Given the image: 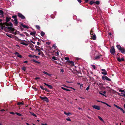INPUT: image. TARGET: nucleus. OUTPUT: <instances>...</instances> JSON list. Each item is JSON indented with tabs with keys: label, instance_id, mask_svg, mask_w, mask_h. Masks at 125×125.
I'll use <instances>...</instances> for the list:
<instances>
[{
	"label": "nucleus",
	"instance_id": "nucleus-42",
	"mask_svg": "<svg viewBox=\"0 0 125 125\" xmlns=\"http://www.w3.org/2000/svg\"><path fill=\"white\" fill-rule=\"evenodd\" d=\"M44 90H45V91H46V92H50V90H48L47 89H46V88H45Z\"/></svg>",
	"mask_w": 125,
	"mask_h": 125
},
{
	"label": "nucleus",
	"instance_id": "nucleus-58",
	"mask_svg": "<svg viewBox=\"0 0 125 125\" xmlns=\"http://www.w3.org/2000/svg\"><path fill=\"white\" fill-rule=\"evenodd\" d=\"M94 84H96V85H99V84H98V83H96V82H95L94 83Z\"/></svg>",
	"mask_w": 125,
	"mask_h": 125
},
{
	"label": "nucleus",
	"instance_id": "nucleus-9",
	"mask_svg": "<svg viewBox=\"0 0 125 125\" xmlns=\"http://www.w3.org/2000/svg\"><path fill=\"white\" fill-rule=\"evenodd\" d=\"M11 18H9L8 17H7L6 18V22L4 23V24L5 25L6 23H7L10 21V19H11Z\"/></svg>",
	"mask_w": 125,
	"mask_h": 125
},
{
	"label": "nucleus",
	"instance_id": "nucleus-24",
	"mask_svg": "<svg viewBox=\"0 0 125 125\" xmlns=\"http://www.w3.org/2000/svg\"><path fill=\"white\" fill-rule=\"evenodd\" d=\"M36 34V32L35 31L31 32L30 33V35H35Z\"/></svg>",
	"mask_w": 125,
	"mask_h": 125
},
{
	"label": "nucleus",
	"instance_id": "nucleus-21",
	"mask_svg": "<svg viewBox=\"0 0 125 125\" xmlns=\"http://www.w3.org/2000/svg\"><path fill=\"white\" fill-rule=\"evenodd\" d=\"M98 83V84H99V85H98V86L101 88L103 87V84L102 83Z\"/></svg>",
	"mask_w": 125,
	"mask_h": 125
},
{
	"label": "nucleus",
	"instance_id": "nucleus-14",
	"mask_svg": "<svg viewBox=\"0 0 125 125\" xmlns=\"http://www.w3.org/2000/svg\"><path fill=\"white\" fill-rule=\"evenodd\" d=\"M44 84L47 86L50 89H52L53 88L52 86L51 85H48V84L45 83H44Z\"/></svg>",
	"mask_w": 125,
	"mask_h": 125
},
{
	"label": "nucleus",
	"instance_id": "nucleus-55",
	"mask_svg": "<svg viewBox=\"0 0 125 125\" xmlns=\"http://www.w3.org/2000/svg\"><path fill=\"white\" fill-rule=\"evenodd\" d=\"M91 66H92L93 67L94 69H95V68H96L95 66L94 65H91Z\"/></svg>",
	"mask_w": 125,
	"mask_h": 125
},
{
	"label": "nucleus",
	"instance_id": "nucleus-31",
	"mask_svg": "<svg viewBox=\"0 0 125 125\" xmlns=\"http://www.w3.org/2000/svg\"><path fill=\"white\" fill-rule=\"evenodd\" d=\"M89 77L90 78V79L92 80V81H93L94 80V79L93 77H92L90 76H89Z\"/></svg>",
	"mask_w": 125,
	"mask_h": 125
},
{
	"label": "nucleus",
	"instance_id": "nucleus-62",
	"mask_svg": "<svg viewBox=\"0 0 125 125\" xmlns=\"http://www.w3.org/2000/svg\"><path fill=\"white\" fill-rule=\"evenodd\" d=\"M51 43V42H46V44L48 45H50Z\"/></svg>",
	"mask_w": 125,
	"mask_h": 125
},
{
	"label": "nucleus",
	"instance_id": "nucleus-56",
	"mask_svg": "<svg viewBox=\"0 0 125 125\" xmlns=\"http://www.w3.org/2000/svg\"><path fill=\"white\" fill-rule=\"evenodd\" d=\"M99 94H100L102 95H103V96H106V95L105 94H102V93H101L100 92H99Z\"/></svg>",
	"mask_w": 125,
	"mask_h": 125
},
{
	"label": "nucleus",
	"instance_id": "nucleus-44",
	"mask_svg": "<svg viewBox=\"0 0 125 125\" xmlns=\"http://www.w3.org/2000/svg\"><path fill=\"white\" fill-rule=\"evenodd\" d=\"M40 88L42 90H44L45 88H44L43 86H42V85H40Z\"/></svg>",
	"mask_w": 125,
	"mask_h": 125
},
{
	"label": "nucleus",
	"instance_id": "nucleus-63",
	"mask_svg": "<svg viewBox=\"0 0 125 125\" xmlns=\"http://www.w3.org/2000/svg\"><path fill=\"white\" fill-rule=\"evenodd\" d=\"M14 54L15 55H18V54H19V53L18 52H15L14 53Z\"/></svg>",
	"mask_w": 125,
	"mask_h": 125
},
{
	"label": "nucleus",
	"instance_id": "nucleus-6",
	"mask_svg": "<svg viewBox=\"0 0 125 125\" xmlns=\"http://www.w3.org/2000/svg\"><path fill=\"white\" fill-rule=\"evenodd\" d=\"M103 72H101V73L104 75H107V72L104 69H102L101 70Z\"/></svg>",
	"mask_w": 125,
	"mask_h": 125
},
{
	"label": "nucleus",
	"instance_id": "nucleus-18",
	"mask_svg": "<svg viewBox=\"0 0 125 125\" xmlns=\"http://www.w3.org/2000/svg\"><path fill=\"white\" fill-rule=\"evenodd\" d=\"M116 47L118 49V50H120L122 48L121 46L119 45H116Z\"/></svg>",
	"mask_w": 125,
	"mask_h": 125
},
{
	"label": "nucleus",
	"instance_id": "nucleus-52",
	"mask_svg": "<svg viewBox=\"0 0 125 125\" xmlns=\"http://www.w3.org/2000/svg\"><path fill=\"white\" fill-rule=\"evenodd\" d=\"M119 92H125V90H119Z\"/></svg>",
	"mask_w": 125,
	"mask_h": 125
},
{
	"label": "nucleus",
	"instance_id": "nucleus-2",
	"mask_svg": "<svg viewBox=\"0 0 125 125\" xmlns=\"http://www.w3.org/2000/svg\"><path fill=\"white\" fill-rule=\"evenodd\" d=\"M12 18L14 19V24L15 26H17L18 23L17 19V15H15L12 16Z\"/></svg>",
	"mask_w": 125,
	"mask_h": 125
},
{
	"label": "nucleus",
	"instance_id": "nucleus-25",
	"mask_svg": "<svg viewBox=\"0 0 125 125\" xmlns=\"http://www.w3.org/2000/svg\"><path fill=\"white\" fill-rule=\"evenodd\" d=\"M43 73H44L45 74L47 75H48L49 76H50L51 75V74L48 73H47L45 71H43Z\"/></svg>",
	"mask_w": 125,
	"mask_h": 125
},
{
	"label": "nucleus",
	"instance_id": "nucleus-33",
	"mask_svg": "<svg viewBox=\"0 0 125 125\" xmlns=\"http://www.w3.org/2000/svg\"><path fill=\"white\" fill-rule=\"evenodd\" d=\"M10 30L12 31H15V29L11 27Z\"/></svg>",
	"mask_w": 125,
	"mask_h": 125
},
{
	"label": "nucleus",
	"instance_id": "nucleus-11",
	"mask_svg": "<svg viewBox=\"0 0 125 125\" xmlns=\"http://www.w3.org/2000/svg\"><path fill=\"white\" fill-rule=\"evenodd\" d=\"M23 41H22L21 40H20V43L21 44H22L24 45H25L26 46H27L28 45V44H27L24 42H22Z\"/></svg>",
	"mask_w": 125,
	"mask_h": 125
},
{
	"label": "nucleus",
	"instance_id": "nucleus-48",
	"mask_svg": "<svg viewBox=\"0 0 125 125\" xmlns=\"http://www.w3.org/2000/svg\"><path fill=\"white\" fill-rule=\"evenodd\" d=\"M4 13V12L2 10H0V13L1 14H3Z\"/></svg>",
	"mask_w": 125,
	"mask_h": 125
},
{
	"label": "nucleus",
	"instance_id": "nucleus-3",
	"mask_svg": "<svg viewBox=\"0 0 125 125\" xmlns=\"http://www.w3.org/2000/svg\"><path fill=\"white\" fill-rule=\"evenodd\" d=\"M110 51L111 54L112 55H114L115 52L114 47L113 46L111 47Z\"/></svg>",
	"mask_w": 125,
	"mask_h": 125
},
{
	"label": "nucleus",
	"instance_id": "nucleus-10",
	"mask_svg": "<svg viewBox=\"0 0 125 125\" xmlns=\"http://www.w3.org/2000/svg\"><path fill=\"white\" fill-rule=\"evenodd\" d=\"M29 56L30 57H35L37 59L39 58V57L38 56H36L34 55L30 54L29 55Z\"/></svg>",
	"mask_w": 125,
	"mask_h": 125
},
{
	"label": "nucleus",
	"instance_id": "nucleus-30",
	"mask_svg": "<svg viewBox=\"0 0 125 125\" xmlns=\"http://www.w3.org/2000/svg\"><path fill=\"white\" fill-rule=\"evenodd\" d=\"M94 3H95V2L93 0L91 1L90 2V4L91 5H92Z\"/></svg>",
	"mask_w": 125,
	"mask_h": 125
},
{
	"label": "nucleus",
	"instance_id": "nucleus-53",
	"mask_svg": "<svg viewBox=\"0 0 125 125\" xmlns=\"http://www.w3.org/2000/svg\"><path fill=\"white\" fill-rule=\"evenodd\" d=\"M90 87V85H89L88 87L86 88V90H88L89 89Z\"/></svg>",
	"mask_w": 125,
	"mask_h": 125
},
{
	"label": "nucleus",
	"instance_id": "nucleus-27",
	"mask_svg": "<svg viewBox=\"0 0 125 125\" xmlns=\"http://www.w3.org/2000/svg\"><path fill=\"white\" fill-rule=\"evenodd\" d=\"M64 114L68 116L69 115H71V114L69 112L68 113H67L65 112H64Z\"/></svg>",
	"mask_w": 125,
	"mask_h": 125
},
{
	"label": "nucleus",
	"instance_id": "nucleus-7",
	"mask_svg": "<svg viewBox=\"0 0 125 125\" xmlns=\"http://www.w3.org/2000/svg\"><path fill=\"white\" fill-rule=\"evenodd\" d=\"M102 56V55H100L96 56L94 57V60H97V59H99Z\"/></svg>",
	"mask_w": 125,
	"mask_h": 125
},
{
	"label": "nucleus",
	"instance_id": "nucleus-50",
	"mask_svg": "<svg viewBox=\"0 0 125 125\" xmlns=\"http://www.w3.org/2000/svg\"><path fill=\"white\" fill-rule=\"evenodd\" d=\"M121 96H123L124 97H125V94H123L122 93H121Z\"/></svg>",
	"mask_w": 125,
	"mask_h": 125
},
{
	"label": "nucleus",
	"instance_id": "nucleus-28",
	"mask_svg": "<svg viewBox=\"0 0 125 125\" xmlns=\"http://www.w3.org/2000/svg\"><path fill=\"white\" fill-rule=\"evenodd\" d=\"M32 61L33 62H34L38 64L40 63V62L37 61L34 59H32Z\"/></svg>",
	"mask_w": 125,
	"mask_h": 125
},
{
	"label": "nucleus",
	"instance_id": "nucleus-37",
	"mask_svg": "<svg viewBox=\"0 0 125 125\" xmlns=\"http://www.w3.org/2000/svg\"><path fill=\"white\" fill-rule=\"evenodd\" d=\"M90 34L91 35H93V34L94 33V32L93 31V30L92 29L90 31Z\"/></svg>",
	"mask_w": 125,
	"mask_h": 125
},
{
	"label": "nucleus",
	"instance_id": "nucleus-60",
	"mask_svg": "<svg viewBox=\"0 0 125 125\" xmlns=\"http://www.w3.org/2000/svg\"><path fill=\"white\" fill-rule=\"evenodd\" d=\"M61 88L63 90H66V88H65L64 87H61Z\"/></svg>",
	"mask_w": 125,
	"mask_h": 125
},
{
	"label": "nucleus",
	"instance_id": "nucleus-8",
	"mask_svg": "<svg viewBox=\"0 0 125 125\" xmlns=\"http://www.w3.org/2000/svg\"><path fill=\"white\" fill-rule=\"evenodd\" d=\"M92 107L93 108L95 109L98 110H100V107L99 106L96 105H93L92 106Z\"/></svg>",
	"mask_w": 125,
	"mask_h": 125
},
{
	"label": "nucleus",
	"instance_id": "nucleus-43",
	"mask_svg": "<svg viewBox=\"0 0 125 125\" xmlns=\"http://www.w3.org/2000/svg\"><path fill=\"white\" fill-rule=\"evenodd\" d=\"M44 90H45V91H46V92H50V90H48L47 89H46V88H45Z\"/></svg>",
	"mask_w": 125,
	"mask_h": 125
},
{
	"label": "nucleus",
	"instance_id": "nucleus-47",
	"mask_svg": "<svg viewBox=\"0 0 125 125\" xmlns=\"http://www.w3.org/2000/svg\"><path fill=\"white\" fill-rule=\"evenodd\" d=\"M52 59H53L54 60H57L55 56H53L52 57Z\"/></svg>",
	"mask_w": 125,
	"mask_h": 125
},
{
	"label": "nucleus",
	"instance_id": "nucleus-32",
	"mask_svg": "<svg viewBox=\"0 0 125 125\" xmlns=\"http://www.w3.org/2000/svg\"><path fill=\"white\" fill-rule=\"evenodd\" d=\"M35 27L38 30H39L40 28V26L39 25H36L35 26Z\"/></svg>",
	"mask_w": 125,
	"mask_h": 125
},
{
	"label": "nucleus",
	"instance_id": "nucleus-12",
	"mask_svg": "<svg viewBox=\"0 0 125 125\" xmlns=\"http://www.w3.org/2000/svg\"><path fill=\"white\" fill-rule=\"evenodd\" d=\"M117 59L118 61L120 62L124 61V59L123 58H122L120 59V58L117 57Z\"/></svg>",
	"mask_w": 125,
	"mask_h": 125
},
{
	"label": "nucleus",
	"instance_id": "nucleus-36",
	"mask_svg": "<svg viewBox=\"0 0 125 125\" xmlns=\"http://www.w3.org/2000/svg\"><path fill=\"white\" fill-rule=\"evenodd\" d=\"M16 113V115H19V116H21L22 115V114H21L20 113Z\"/></svg>",
	"mask_w": 125,
	"mask_h": 125
},
{
	"label": "nucleus",
	"instance_id": "nucleus-46",
	"mask_svg": "<svg viewBox=\"0 0 125 125\" xmlns=\"http://www.w3.org/2000/svg\"><path fill=\"white\" fill-rule=\"evenodd\" d=\"M64 59L65 60H69V58L68 57H66L64 58Z\"/></svg>",
	"mask_w": 125,
	"mask_h": 125
},
{
	"label": "nucleus",
	"instance_id": "nucleus-45",
	"mask_svg": "<svg viewBox=\"0 0 125 125\" xmlns=\"http://www.w3.org/2000/svg\"><path fill=\"white\" fill-rule=\"evenodd\" d=\"M120 109L121 111H122L124 113H125V112L124 110L122 108H121Z\"/></svg>",
	"mask_w": 125,
	"mask_h": 125
},
{
	"label": "nucleus",
	"instance_id": "nucleus-64",
	"mask_svg": "<svg viewBox=\"0 0 125 125\" xmlns=\"http://www.w3.org/2000/svg\"><path fill=\"white\" fill-rule=\"evenodd\" d=\"M20 28L22 31H23V30L24 29L23 28H22L21 26H20Z\"/></svg>",
	"mask_w": 125,
	"mask_h": 125
},
{
	"label": "nucleus",
	"instance_id": "nucleus-49",
	"mask_svg": "<svg viewBox=\"0 0 125 125\" xmlns=\"http://www.w3.org/2000/svg\"><path fill=\"white\" fill-rule=\"evenodd\" d=\"M38 51L39 52H40L41 51L39 49L35 50L34 51Z\"/></svg>",
	"mask_w": 125,
	"mask_h": 125
},
{
	"label": "nucleus",
	"instance_id": "nucleus-34",
	"mask_svg": "<svg viewBox=\"0 0 125 125\" xmlns=\"http://www.w3.org/2000/svg\"><path fill=\"white\" fill-rule=\"evenodd\" d=\"M94 2L96 4H97L98 5H99L100 4V2L99 1H97Z\"/></svg>",
	"mask_w": 125,
	"mask_h": 125
},
{
	"label": "nucleus",
	"instance_id": "nucleus-57",
	"mask_svg": "<svg viewBox=\"0 0 125 125\" xmlns=\"http://www.w3.org/2000/svg\"><path fill=\"white\" fill-rule=\"evenodd\" d=\"M4 23H2V22L0 23V25L1 26H3V25H5Z\"/></svg>",
	"mask_w": 125,
	"mask_h": 125
},
{
	"label": "nucleus",
	"instance_id": "nucleus-26",
	"mask_svg": "<svg viewBox=\"0 0 125 125\" xmlns=\"http://www.w3.org/2000/svg\"><path fill=\"white\" fill-rule=\"evenodd\" d=\"M102 103L104 104H105L107 105V106H109V107H111V106L110 105H109L107 103H106L104 102H102Z\"/></svg>",
	"mask_w": 125,
	"mask_h": 125
},
{
	"label": "nucleus",
	"instance_id": "nucleus-20",
	"mask_svg": "<svg viewBox=\"0 0 125 125\" xmlns=\"http://www.w3.org/2000/svg\"><path fill=\"white\" fill-rule=\"evenodd\" d=\"M6 35L7 36L10 37V38H12V37L11 36L13 35L12 34H9L8 33H6Z\"/></svg>",
	"mask_w": 125,
	"mask_h": 125
},
{
	"label": "nucleus",
	"instance_id": "nucleus-22",
	"mask_svg": "<svg viewBox=\"0 0 125 125\" xmlns=\"http://www.w3.org/2000/svg\"><path fill=\"white\" fill-rule=\"evenodd\" d=\"M107 77L105 75H104L102 76V78L103 80H106V78H107Z\"/></svg>",
	"mask_w": 125,
	"mask_h": 125
},
{
	"label": "nucleus",
	"instance_id": "nucleus-29",
	"mask_svg": "<svg viewBox=\"0 0 125 125\" xmlns=\"http://www.w3.org/2000/svg\"><path fill=\"white\" fill-rule=\"evenodd\" d=\"M114 106H115L117 108L119 109H120V108H121L119 106H118L117 105H116L115 104H114Z\"/></svg>",
	"mask_w": 125,
	"mask_h": 125
},
{
	"label": "nucleus",
	"instance_id": "nucleus-23",
	"mask_svg": "<svg viewBox=\"0 0 125 125\" xmlns=\"http://www.w3.org/2000/svg\"><path fill=\"white\" fill-rule=\"evenodd\" d=\"M45 33L44 32H43L42 31H41V35L42 36V37L43 36L45 35Z\"/></svg>",
	"mask_w": 125,
	"mask_h": 125
},
{
	"label": "nucleus",
	"instance_id": "nucleus-1",
	"mask_svg": "<svg viewBox=\"0 0 125 125\" xmlns=\"http://www.w3.org/2000/svg\"><path fill=\"white\" fill-rule=\"evenodd\" d=\"M40 98L41 99L46 102L47 103H48L49 102V100L48 98L46 96L42 97L40 96Z\"/></svg>",
	"mask_w": 125,
	"mask_h": 125
},
{
	"label": "nucleus",
	"instance_id": "nucleus-16",
	"mask_svg": "<svg viewBox=\"0 0 125 125\" xmlns=\"http://www.w3.org/2000/svg\"><path fill=\"white\" fill-rule=\"evenodd\" d=\"M121 51V52L122 53H125V50L124 48H122L121 50H119Z\"/></svg>",
	"mask_w": 125,
	"mask_h": 125
},
{
	"label": "nucleus",
	"instance_id": "nucleus-41",
	"mask_svg": "<svg viewBox=\"0 0 125 125\" xmlns=\"http://www.w3.org/2000/svg\"><path fill=\"white\" fill-rule=\"evenodd\" d=\"M98 118L101 121H103V119L100 116H98Z\"/></svg>",
	"mask_w": 125,
	"mask_h": 125
},
{
	"label": "nucleus",
	"instance_id": "nucleus-51",
	"mask_svg": "<svg viewBox=\"0 0 125 125\" xmlns=\"http://www.w3.org/2000/svg\"><path fill=\"white\" fill-rule=\"evenodd\" d=\"M106 78V80L108 81H111V79L110 78H108V77H107Z\"/></svg>",
	"mask_w": 125,
	"mask_h": 125
},
{
	"label": "nucleus",
	"instance_id": "nucleus-54",
	"mask_svg": "<svg viewBox=\"0 0 125 125\" xmlns=\"http://www.w3.org/2000/svg\"><path fill=\"white\" fill-rule=\"evenodd\" d=\"M9 113L10 114H11L13 115H14L15 114L13 112H10Z\"/></svg>",
	"mask_w": 125,
	"mask_h": 125
},
{
	"label": "nucleus",
	"instance_id": "nucleus-13",
	"mask_svg": "<svg viewBox=\"0 0 125 125\" xmlns=\"http://www.w3.org/2000/svg\"><path fill=\"white\" fill-rule=\"evenodd\" d=\"M5 25H6L7 26H10L11 27L13 26V24L11 22H10L9 23H6V24Z\"/></svg>",
	"mask_w": 125,
	"mask_h": 125
},
{
	"label": "nucleus",
	"instance_id": "nucleus-4",
	"mask_svg": "<svg viewBox=\"0 0 125 125\" xmlns=\"http://www.w3.org/2000/svg\"><path fill=\"white\" fill-rule=\"evenodd\" d=\"M17 16L18 17L23 20L25 18V17L21 13H17Z\"/></svg>",
	"mask_w": 125,
	"mask_h": 125
},
{
	"label": "nucleus",
	"instance_id": "nucleus-40",
	"mask_svg": "<svg viewBox=\"0 0 125 125\" xmlns=\"http://www.w3.org/2000/svg\"><path fill=\"white\" fill-rule=\"evenodd\" d=\"M31 113V114L33 116H35V117H36V115L34 114V113Z\"/></svg>",
	"mask_w": 125,
	"mask_h": 125
},
{
	"label": "nucleus",
	"instance_id": "nucleus-19",
	"mask_svg": "<svg viewBox=\"0 0 125 125\" xmlns=\"http://www.w3.org/2000/svg\"><path fill=\"white\" fill-rule=\"evenodd\" d=\"M17 104L18 105H23L24 103L22 102H18L17 103Z\"/></svg>",
	"mask_w": 125,
	"mask_h": 125
},
{
	"label": "nucleus",
	"instance_id": "nucleus-17",
	"mask_svg": "<svg viewBox=\"0 0 125 125\" xmlns=\"http://www.w3.org/2000/svg\"><path fill=\"white\" fill-rule=\"evenodd\" d=\"M96 35L95 34H94L93 35V36H92L91 37V39H92L93 40H95L96 39Z\"/></svg>",
	"mask_w": 125,
	"mask_h": 125
},
{
	"label": "nucleus",
	"instance_id": "nucleus-39",
	"mask_svg": "<svg viewBox=\"0 0 125 125\" xmlns=\"http://www.w3.org/2000/svg\"><path fill=\"white\" fill-rule=\"evenodd\" d=\"M17 56L20 58H21L22 57V56L20 54H18V55H17Z\"/></svg>",
	"mask_w": 125,
	"mask_h": 125
},
{
	"label": "nucleus",
	"instance_id": "nucleus-38",
	"mask_svg": "<svg viewBox=\"0 0 125 125\" xmlns=\"http://www.w3.org/2000/svg\"><path fill=\"white\" fill-rule=\"evenodd\" d=\"M52 47L53 48H54V49H56V46L55 45V44H53L52 46Z\"/></svg>",
	"mask_w": 125,
	"mask_h": 125
},
{
	"label": "nucleus",
	"instance_id": "nucleus-61",
	"mask_svg": "<svg viewBox=\"0 0 125 125\" xmlns=\"http://www.w3.org/2000/svg\"><path fill=\"white\" fill-rule=\"evenodd\" d=\"M66 120L68 121H71V120L69 118H67L66 119Z\"/></svg>",
	"mask_w": 125,
	"mask_h": 125
},
{
	"label": "nucleus",
	"instance_id": "nucleus-5",
	"mask_svg": "<svg viewBox=\"0 0 125 125\" xmlns=\"http://www.w3.org/2000/svg\"><path fill=\"white\" fill-rule=\"evenodd\" d=\"M66 62L68 63V64H71V65L72 66H74V63L72 61L67 60Z\"/></svg>",
	"mask_w": 125,
	"mask_h": 125
},
{
	"label": "nucleus",
	"instance_id": "nucleus-59",
	"mask_svg": "<svg viewBox=\"0 0 125 125\" xmlns=\"http://www.w3.org/2000/svg\"><path fill=\"white\" fill-rule=\"evenodd\" d=\"M1 26V29H3L4 27L5 28H6V27L5 26Z\"/></svg>",
	"mask_w": 125,
	"mask_h": 125
},
{
	"label": "nucleus",
	"instance_id": "nucleus-15",
	"mask_svg": "<svg viewBox=\"0 0 125 125\" xmlns=\"http://www.w3.org/2000/svg\"><path fill=\"white\" fill-rule=\"evenodd\" d=\"M21 25L24 28H26L27 29H28L29 28V27L28 26H26L25 25L23 24V23H21Z\"/></svg>",
	"mask_w": 125,
	"mask_h": 125
},
{
	"label": "nucleus",
	"instance_id": "nucleus-35",
	"mask_svg": "<svg viewBox=\"0 0 125 125\" xmlns=\"http://www.w3.org/2000/svg\"><path fill=\"white\" fill-rule=\"evenodd\" d=\"M22 70H23L24 71H25L26 70V67H23L22 68Z\"/></svg>",
	"mask_w": 125,
	"mask_h": 125
}]
</instances>
